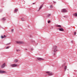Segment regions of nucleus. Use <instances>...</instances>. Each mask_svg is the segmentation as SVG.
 Here are the masks:
<instances>
[{
	"label": "nucleus",
	"instance_id": "nucleus-1",
	"mask_svg": "<svg viewBox=\"0 0 77 77\" xmlns=\"http://www.w3.org/2000/svg\"><path fill=\"white\" fill-rule=\"evenodd\" d=\"M57 49V46L55 45L54 46L52 51H53L54 52V55H55V54H55V53H56V51H57L58 50Z\"/></svg>",
	"mask_w": 77,
	"mask_h": 77
},
{
	"label": "nucleus",
	"instance_id": "nucleus-2",
	"mask_svg": "<svg viewBox=\"0 0 77 77\" xmlns=\"http://www.w3.org/2000/svg\"><path fill=\"white\" fill-rule=\"evenodd\" d=\"M16 43L17 44H24V42L21 41H16Z\"/></svg>",
	"mask_w": 77,
	"mask_h": 77
},
{
	"label": "nucleus",
	"instance_id": "nucleus-3",
	"mask_svg": "<svg viewBox=\"0 0 77 77\" xmlns=\"http://www.w3.org/2000/svg\"><path fill=\"white\" fill-rule=\"evenodd\" d=\"M46 73H48V75H53V73L51 72L48 71L46 72Z\"/></svg>",
	"mask_w": 77,
	"mask_h": 77
},
{
	"label": "nucleus",
	"instance_id": "nucleus-4",
	"mask_svg": "<svg viewBox=\"0 0 77 77\" xmlns=\"http://www.w3.org/2000/svg\"><path fill=\"white\" fill-rule=\"evenodd\" d=\"M18 65L16 64H11L10 65L11 66V67H16V66H17Z\"/></svg>",
	"mask_w": 77,
	"mask_h": 77
},
{
	"label": "nucleus",
	"instance_id": "nucleus-5",
	"mask_svg": "<svg viewBox=\"0 0 77 77\" xmlns=\"http://www.w3.org/2000/svg\"><path fill=\"white\" fill-rule=\"evenodd\" d=\"M62 12H63V13H65L67 12V10L65 9H63L61 11Z\"/></svg>",
	"mask_w": 77,
	"mask_h": 77
},
{
	"label": "nucleus",
	"instance_id": "nucleus-6",
	"mask_svg": "<svg viewBox=\"0 0 77 77\" xmlns=\"http://www.w3.org/2000/svg\"><path fill=\"white\" fill-rule=\"evenodd\" d=\"M6 66V63H5L3 64L1 66V68H4Z\"/></svg>",
	"mask_w": 77,
	"mask_h": 77
},
{
	"label": "nucleus",
	"instance_id": "nucleus-7",
	"mask_svg": "<svg viewBox=\"0 0 77 77\" xmlns=\"http://www.w3.org/2000/svg\"><path fill=\"white\" fill-rule=\"evenodd\" d=\"M37 59L38 60H44V59L42 58L37 57Z\"/></svg>",
	"mask_w": 77,
	"mask_h": 77
},
{
	"label": "nucleus",
	"instance_id": "nucleus-8",
	"mask_svg": "<svg viewBox=\"0 0 77 77\" xmlns=\"http://www.w3.org/2000/svg\"><path fill=\"white\" fill-rule=\"evenodd\" d=\"M61 28H59V30L60 31H64V30L63 29H62V27H60Z\"/></svg>",
	"mask_w": 77,
	"mask_h": 77
},
{
	"label": "nucleus",
	"instance_id": "nucleus-9",
	"mask_svg": "<svg viewBox=\"0 0 77 77\" xmlns=\"http://www.w3.org/2000/svg\"><path fill=\"white\" fill-rule=\"evenodd\" d=\"M6 72L4 71L0 70V73H5Z\"/></svg>",
	"mask_w": 77,
	"mask_h": 77
},
{
	"label": "nucleus",
	"instance_id": "nucleus-10",
	"mask_svg": "<svg viewBox=\"0 0 77 77\" xmlns=\"http://www.w3.org/2000/svg\"><path fill=\"white\" fill-rule=\"evenodd\" d=\"M67 69V66H65L64 67V71H66Z\"/></svg>",
	"mask_w": 77,
	"mask_h": 77
},
{
	"label": "nucleus",
	"instance_id": "nucleus-11",
	"mask_svg": "<svg viewBox=\"0 0 77 77\" xmlns=\"http://www.w3.org/2000/svg\"><path fill=\"white\" fill-rule=\"evenodd\" d=\"M42 6H43V5H41V6L40 7V8H39V11H40V10H41V9Z\"/></svg>",
	"mask_w": 77,
	"mask_h": 77
},
{
	"label": "nucleus",
	"instance_id": "nucleus-12",
	"mask_svg": "<svg viewBox=\"0 0 77 77\" xmlns=\"http://www.w3.org/2000/svg\"><path fill=\"white\" fill-rule=\"evenodd\" d=\"M22 20L23 21H25V19L24 18H22Z\"/></svg>",
	"mask_w": 77,
	"mask_h": 77
},
{
	"label": "nucleus",
	"instance_id": "nucleus-13",
	"mask_svg": "<svg viewBox=\"0 0 77 77\" xmlns=\"http://www.w3.org/2000/svg\"><path fill=\"white\" fill-rule=\"evenodd\" d=\"M50 16H51V14H49L47 16V17H50Z\"/></svg>",
	"mask_w": 77,
	"mask_h": 77
},
{
	"label": "nucleus",
	"instance_id": "nucleus-14",
	"mask_svg": "<svg viewBox=\"0 0 77 77\" xmlns=\"http://www.w3.org/2000/svg\"><path fill=\"white\" fill-rule=\"evenodd\" d=\"M2 20L3 21H5L6 20V18H5L4 17L2 18Z\"/></svg>",
	"mask_w": 77,
	"mask_h": 77
},
{
	"label": "nucleus",
	"instance_id": "nucleus-15",
	"mask_svg": "<svg viewBox=\"0 0 77 77\" xmlns=\"http://www.w3.org/2000/svg\"><path fill=\"white\" fill-rule=\"evenodd\" d=\"M57 27H61V26L60 25H57Z\"/></svg>",
	"mask_w": 77,
	"mask_h": 77
},
{
	"label": "nucleus",
	"instance_id": "nucleus-16",
	"mask_svg": "<svg viewBox=\"0 0 77 77\" xmlns=\"http://www.w3.org/2000/svg\"><path fill=\"white\" fill-rule=\"evenodd\" d=\"M18 9H16L14 11L15 12H17V11H18Z\"/></svg>",
	"mask_w": 77,
	"mask_h": 77
},
{
	"label": "nucleus",
	"instance_id": "nucleus-17",
	"mask_svg": "<svg viewBox=\"0 0 77 77\" xmlns=\"http://www.w3.org/2000/svg\"><path fill=\"white\" fill-rule=\"evenodd\" d=\"M18 62V60H15V62Z\"/></svg>",
	"mask_w": 77,
	"mask_h": 77
},
{
	"label": "nucleus",
	"instance_id": "nucleus-18",
	"mask_svg": "<svg viewBox=\"0 0 77 77\" xmlns=\"http://www.w3.org/2000/svg\"><path fill=\"white\" fill-rule=\"evenodd\" d=\"M63 17L64 18H68V16H64Z\"/></svg>",
	"mask_w": 77,
	"mask_h": 77
},
{
	"label": "nucleus",
	"instance_id": "nucleus-19",
	"mask_svg": "<svg viewBox=\"0 0 77 77\" xmlns=\"http://www.w3.org/2000/svg\"><path fill=\"white\" fill-rule=\"evenodd\" d=\"M34 50V49H33V48H31L30 49V50H31V51H33V50Z\"/></svg>",
	"mask_w": 77,
	"mask_h": 77
},
{
	"label": "nucleus",
	"instance_id": "nucleus-20",
	"mask_svg": "<svg viewBox=\"0 0 77 77\" xmlns=\"http://www.w3.org/2000/svg\"><path fill=\"white\" fill-rule=\"evenodd\" d=\"M1 38H2V39H3V38H4V36H3V35H2L1 36Z\"/></svg>",
	"mask_w": 77,
	"mask_h": 77
},
{
	"label": "nucleus",
	"instance_id": "nucleus-21",
	"mask_svg": "<svg viewBox=\"0 0 77 77\" xmlns=\"http://www.w3.org/2000/svg\"><path fill=\"white\" fill-rule=\"evenodd\" d=\"M20 51V49L16 50V51Z\"/></svg>",
	"mask_w": 77,
	"mask_h": 77
},
{
	"label": "nucleus",
	"instance_id": "nucleus-22",
	"mask_svg": "<svg viewBox=\"0 0 77 77\" xmlns=\"http://www.w3.org/2000/svg\"><path fill=\"white\" fill-rule=\"evenodd\" d=\"M65 64H63L62 65V67H64V66H65Z\"/></svg>",
	"mask_w": 77,
	"mask_h": 77
},
{
	"label": "nucleus",
	"instance_id": "nucleus-23",
	"mask_svg": "<svg viewBox=\"0 0 77 77\" xmlns=\"http://www.w3.org/2000/svg\"><path fill=\"white\" fill-rule=\"evenodd\" d=\"M51 21H50V20H48V23H50Z\"/></svg>",
	"mask_w": 77,
	"mask_h": 77
},
{
	"label": "nucleus",
	"instance_id": "nucleus-24",
	"mask_svg": "<svg viewBox=\"0 0 77 77\" xmlns=\"http://www.w3.org/2000/svg\"><path fill=\"white\" fill-rule=\"evenodd\" d=\"M9 48V47L8 46V47H7L6 48V49H8V48Z\"/></svg>",
	"mask_w": 77,
	"mask_h": 77
},
{
	"label": "nucleus",
	"instance_id": "nucleus-25",
	"mask_svg": "<svg viewBox=\"0 0 77 77\" xmlns=\"http://www.w3.org/2000/svg\"><path fill=\"white\" fill-rule=\"evenodd\" d=\"M76 34V32H75L74 33V35H75Z\"/></svg>",
	"mask_w": 77,
	"mask_h": 77
},
{
	"label": "nucleus",
	"instance_id": "nucleus-26",
	"mask_svg": "<svg viewBox=\"0 0 77 77\" xmlns=\"http://www.w3.org/2000/svg\"><path fill=\"white\" fill-rule=\"evenodd\" d=\"M4 38H6V36L5 35H4Z\"/></svg>",
	"mask_w": 77,
	"mask_h": 77
},
{
	"label": "nucleus",
	"instance_id": "nucleus-27",
	"mask_svg": "<svg viewBox=\"0 0 77 77\" xmlns=\"http://www.w3.org/2000/svg\"><path fill=\"white\" fill-rule=\"evenodd\" d=\"M71 43L72 44V43H73V41H71Z\"/></svg>",
	"mask_w": 77,
	"mask_h": 77
},
{
	"label": "nucleus",
	"instance_id": "nucleus-28",
	"mask_svg": "<svg viewBox=\"0 0 77 77\" xmlns=\"http://www.w3.org/2000/svg\"><path fill=\"white\" fill-rule=\"evenodd\" d=\"M11 44V43H8L7 44V45H9V44Z\"/></svg>",
	"mask_w": 77,
	"mask_h": 77
},
{
	"label": "nucleus",
	"instance_id": "nucleus-29",
	"mask_svg": "<svg viewBox=\"0 0 77 77\" xmlns=\"http://www.w3.org/2000/svg\"><path fill=\"white\" fill-rule=\"evenodd\" d=\"M14 32V29H12L11 30V32Z\"/></svg>",
	"mask_w": 77,
	"mask_h": 77
},
{
	"label": "nucleus",
	"instance_id": "nucleus-30",
	"mask_svg": "<svg viewBox=\"0 0 77 77\" xmlns=\"http://www.w3.org/2000/svg\"><path fill=\"white\" fill-rule=\"evenodd\" d=\"M31 8H29V11H31Z\"/></svg>",
	"mask_w": 77,
	"mask_h": 77
},
{
	"label": "nucleus",
	"instance_id": "nucleus-31",
	"mask_svg": "<svg viewBox=\"0 0 77 77\" xmlns=\"http://www.w3.org/2000/svg\"><path fill=\"white\" fill-rule=\"evenodd\" d=\"M53 2H54V3H56V2H54V1Z\"/></svg>",
	"mask_w": 77,
	"mask_h": 77
},
{
	"label": "nucleus",
	"instance_id": "nucleus-32",
	"mask_svg": "<svg viewBox=\"0 0 77 77\" xmlns=\"http://www.w3.org/2000/svg\"><path fill=\"white\" fill-rule=\"evenodd\" d=\"M52 5H51L50 6L51 8H52Z\"/></svg>",
	"mask_w": 77,
	"mask_h": 77
},
{
	"label": "nucleus",
	"instance_id": "nucleus-33",
	"mask_svg": "<svg viewBox=\"0 0 77 77\" xmlns=\"http://www.w3.org/2000/svg\"><path fill=\"white\" fill-rule=\"evenodd\" d=\"M32 4H33V5H35V3H33Z\"/></svg>",
	"mask_w": 77,
	"mask_h": 77
},
{
	"label": "nucleus",
	"instance_id": "nucleus-34",
	"mask_svg": "<svg viewBox=\"0 0 77 77\" xmlns=\"http://www.w3.org/2000/svg\"><path fill=\"white\" fill-rule=\"evenodd\" d=\"M25 50H27V49H25Z\"/></svg>",
	"mask_w": 77,
	"mask_h": 77
}]
</instances>
